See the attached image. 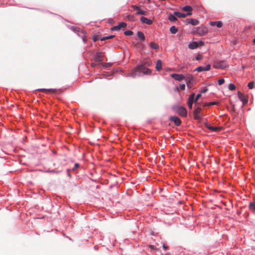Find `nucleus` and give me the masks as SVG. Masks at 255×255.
<instances>
[{"instance_id":"obj_5","label":"nucleus","mask_w":255,"mask_h":255,"mask_svg":"<svg viewBox=\"0 0 255 255\" xmlns=\"http://www.w3.org/2000/svg\"><path fill=\"white\" fill-rule=\"evenodd\" d=\"M103 54L104 53L101 52H96L94 58V61L95 62H102L103 61Z\"/></svg>"},{"instance_id":"obj_19","label":"nucleus","mask_w":255,"mask_h":255,"mask_svg":"<svg viewBox=\"0 0 255 255\" xmlns=\"http://www.w3.org/2000/svg\"><path fill=\"white\" fill-rule=\"evenodd\" d=\"M162 68V62L160 60H158L156 62L155 68L157 71H159Z\"/></svg>"},{"instance_id":"obj_42","label":"nucleus","mask_w":255,"mask_h":255,"mask_svg":"<svg viewBox=\"0 0 255 255\" xmlns=\"http://www.w3.org/2000/svg\"><path fill=\"white\" fill-rule=\"evenodd\" d=\"M97 62H95L94 61V62H92L91 64V66L92 67H96L97 64H96Z\"/></svg>"},{"instance_id":"obj_25","label":"nucleus","mask_w":255,"mask_h":255,"mask_svg":"<svg viewBox=\"0 0 255 255\" xmlns=\"http://www.w3.org/2000/svg\"><path fill=\"white\" fill-rule=\"evenodd\" d=\"M182 9L183 11H188V12H191V11L192 10V8L190 6L187 5L184 6Z\"/></svg>"},{"instance_id":"obj_39","label":"nucleus","mask_w":255,"mask_h":255,"mask_svg":"<svg viewBox=\"0 0 255 255\" xmlns=\"http://www.w3.org/2000/svg\"><path fill=\"white\" fill-rule=\"evenodd\" d=\"M180 88L182 90H184L185 88V85L184 84H180Z\"/></svg>"},{"instance_id":"obj_34","label":"nucleus","mask_w":255,"mask_h":255,"mask_svg":"<svg viewBox=\"0 0 255 255\" xmlns=\"http://www.w3.org/2000/svg\"><path fill=\"white\" fill-rule=\"evenodd\" d=\"M254 83L253 82H250L248 85L249 88L250 89H253L254 87Z\"/></svg>"},{"instance_id":"obj_12","label":"nucleus","mask_w":255,"mask_h":255,"mask_svg":"<svg viewBox=\"0 0 255 255\" xmlns=\"http://www.w3.org/2000/svg\"><path fill=\"white\" fill-rule=\"evenodd\" d=\"M195 97V94L194 93L191 94L188 98V101L187 103V105L189 109H191L192 107V104L194 103V98Z\"/></svg>"},{"instance_id":"obj_23","label":"nucleus","mask_w":255,"mask_h":255,"mask_svg":"<svg viewBox=\"0 0 255 255\" xmlns=\"http://www.w3.org/2000/svg\"><path fill=\"white\" fill-rule=\"evenodd\" d=\"M150 46L152 49H157L159 48V45L154 42H151L150 43Z\"/></svg>"},{"instance_id":"obj_3","label":"nucleus","mask_w":255,"mask_h":255,"mask_svg":"<svg viewBox=\"0 0 255 255\" xmlns=\"http://www.w3.org/2000/svg\"><path fill=\"white\" fill-rule=\"evenodd\" d=\"M184 80L186 82L187 87L191 88L193 85V77L191 75H188L185 76Z\"/></svg>"},{"instance_id":"obj_27","label":"nucleus","mask_w":255,"mask_h":255,"mask_svg":"<svg viewBox=\"0 0 255 255\" xmlns=\"http://www.w3.org/2000/svg\"><path fill=\"white\" fill-rule=\"evenodd\" d=\"M249 208L250 210L252 211H255V204L253 202L250 203Z\"/></svg>"},{"instance_id":"obj_41","label":"nucleus","mask_w":255,"mask_h":255,"mask_svg":"<svg viewBox=\"0 0 255 255\" xmlns=\"http://www.w3.org/2000/svg\"><path fill=\"white\" fill-rule=\"evenodd\" d=\"M151 61H148V62H146L144 63V66H149L150 65H151Z\"/></svg>"},{"instance_id":"obj_44","label":"nucleus","mask_w":255,"mask_h":255,"mask_svg":"<svg viewBox=\"0 0 255 255\" xmlns=\"http://www.w3.org/2000/svg\"><path fill=\"white\" fill-rule=\"evenodd\" d=\"M67 172L68 175L69 177H71V174H70V170H69V169H67Z\"/></svg>"},{"instance_id":"obj_52","label":"nucleus","mask_w":255,"mask_h":255,"mask_svg":"<svg viewBox=\"0 0 255 255\" xmlns=\"http://www.w3.org/2000/svg\"><path fill=\"white\" fill-rule=\"evenodd\" d=\"M147 0L148 1V2H149V1H150V0Z\"/></svg>"},{"instance_id":"obj_4","label":"nucleus","mask_w":255,"mask_h":255,"mask_svg":"<svg viewBox=\"0 0 255 255\" xmlns=\"http://www.w3.org/2000/svg\"><path fill=\"white\" fill-rule=\"evenodd\" d=\"M197 31L200 36H203L207 33L208 28L205 26L199 27L197 28Z\"/></svg>"},{"instance_id":"obj_20","label":"nucleus","mask_w":255,"mask_h":255,"mask_svg":"<svg viewBox=\"0 0 255 255\" xmlns=\"http://www.w3.org/2000/svg\"><path fill=\"white\" fill-rule=\"evenodd\" d=\"M39 91L43 92H50L52 93H55L56 91V89H40L38 90Z\"/></svg>"},{"instance_id":"obj_32","label":"nucleus","mask_w":255,"mask_h":255,"mask_svg":"<svg viewBox=\"0 0 255 255\" xmlns=\"http://www.w3.org/2000/svg\"><path fill=\"white\" fill-rule=\"evenodd\" d=\"M201 96V94H198L196 96V98H194V103H196L197 101H198V100L199 99V98H200V97Z\"/></svg>"},{"instance_id":"obj_36","label":"nucleus","mask_w":255,"mask_h":255,"mask_svg":"<svg viewBox=\"0 0 255 255\" xmlns=\"http://www.w3.org/2000/svg\"><path fill=\"white\" fill-rule=\"evenodd\" d=\"M218 82L219 85H221L224 83L225 80L223 79H220L218 80Z\"/></svg>"},{"instance_id":"obj_40","label":"nucleus","mask_w":255,"mask_h":255,"mask_svg":"<svg viewBox=\"0 0 255 255\" xmlns=\"http://www.w3.org/2000/svg\"><path fill=\"white\" fill-rule=\"evenodd\" d=\"M132 7L133 8L134 10H137V11L138 10V9L140 8L138 6L136 5H132Z\"/></svg>"},{"instance_id":"obj_11","label":"nucleus","mask_w":255,"mask_h":255,"mask_svg":"<svg viewBox=\"0 0 255 255\" xmlns=\"http://www.w3.org/2000/svg\"><path fill=\"white\" fill-rule=\"evenodd\" d=\"M127 26V23L125 22H121L118 25L113 27L111 30H119L121 28H124Z\"/></svg>"},{"instance_id":"obj_2","label":"nucleus","mask_w":255,"mask_h":255,"mask_svg":"<svg viewBox=\"0 0 255 255\" xmlns=\"http://www.w3.org/2000/svg\"><path fill=\"white\" fill-rule=\"evenodd\" d=\"M172 109L174 112L182 117H186L187 116V111L186 109L182 106L175 105L173 106Z\"/></svg>"},{"instance_id":"obj_51","label":"nucleus","mask_w":255,"mask_h":255,"mask_svg":"<svg viewBox=\"0 0 255 255\" xmlns=\"http://www.w3.org/2000/svg\"><path fill=\"white\" fill-rule=\"evenodd\" d=\"M151 248H153V246H150Z\"/></svg>"},{"instance_id":"obj_15","label":"nucleus","mask_w":255,"mask_h":255,"mask_svg":"<svg viewBox=\"0 0 255 255\" xmlns=\"http://www.w3.org/2000/svg\"><path fill=\"white\" fill-rule=\"evenodd\" d=\"M140 20L142 23L148 25H150L152 23V21L151 20L143 16L141 17Z\"/></svg>"},{"instance_id":"obj_29","label":"nucleus","mask_w":255,"mask_h":255,"mask_svg":"<svg viewBox=\"0 0 255 255\" xmlns=\"http://www.w3.org/2000/svg\"><path fill=\"white\" fill-rule=\"evenodd\" d=\"M114 35H110V36H105V37H103L101 38V40L102 41H104V40H107V39H111V38H113V37H114Z\"/></svg>"},{"instance_id":"obj_48","label":"nucleus","mask_w":255,"mask_h":255,"mask_svg":"<svg viewBox=\"0 0 255 255\" xmlns=\"http://www.w3.org/2000/svg\"><path fill=\"white\" fill-rule=\"evenodd\" d=\"M97 38H96V37L93 38V40H94V41H97Z\"/></svg>"},{"instance_id":"obj_16","label":"nucleus","mask_w":255,"mask_h":255,"mask_svg":"<svg viewBox=\"0 0 255 255\" xmlns=\"http://www.w3.org/2000/svg\"><path fill=\"white\" fill-rule=\"evenodd\" d=\"M210 25L212 26H217L218 27L220 28L223 26V23L220 21H211L210 22Z\"/></svg>"},{"instance_id":"obj_31","label":"nucleus","mask_w":255,"mask_h":255,"mask_svg":"<svg viewBox=\"0 0 255 255\" xmlns=\"http://www.w3.org/2000/svg\"><path fill=\"white\" fill-rule=\"evenodd\" d=\"M236 86L233 84H230L229 85V89L230 90L233 91L235 90Z\"/></svg>"},{"instance_id":"obj_33","label":"nucleus","mask_w":255,"mask_h":255,"mask_svg":"<svg viewBox=\"0 0 255 255\" xmlns=\"http://www.w3.org/2000/svg\"><path fill=\"white\" fill-rule=\"evenodd\" d=\"M133 34V32L130 30H127L125 32L126 35H131Z\"/></svg>"},{"instance_id":"obj_45","label":"nucleus","mask_w":255,"mask_h":255,"mask_svg":"<svg viewBox=\"0 0 255 255\" xmlns=\"http://www.w3.org/2000/svg\"><path fill=\"white\" fill-rule=\"evenodd\" d=\"M208 91V89L206 88V89H204L202 91V92L204 93L205 92H206L207 91Z\"/></svg>"},{"instance_id":"obj_18","label":"nucleus","mask_w":255,"mask_h":255,"mask_svg":"<svg viewBox=\"0 0 255 255\" xmlns=\"http://www.w3.org/2000/svg\"><path fill=\"white\" fill-rule=\"evenodd\" d=\"M198 46V44L197 42L194 41L189 44L188 48L191 49H194L196 48Z\"/></svg>"},{"instance_id":"obj_35","label":"nucleus","mask_w":255,"mask_h":255,"mask_svg":"<svg viewBox=\"0 0 255 255\" xmlns=\"http://www.w3.org/2000/svg\"><path fill=\"white\" fill-rule=\"evenodd\" d=\"M127 18H128V20L129 21H134V17L132 15H128L127 16Z\"/></svg>"},{"instance_id":"obj_37","label":"nucleus","mask_w":255,"mask_h":255,"mask_svg":"<svg viewBox=\"0 0 255 255\" xmlns=\"http://www.w3.org/2000/svg\"><path fill=\"white\" fill-rule=\"evenodd\" d=\"M202 58H203V56H202V55H201V54H198V55L196 56V59L197 60H200L201 59H202Z\"/></svg>"},{"instance_id":"obj_28","label":"nucleus","mask_w":255,"mask_h":255,"mask_svg":"<svg viewBox=\"0 0 255 255\" xmlns=\"http://www.w3.org/2000/svg\"><path fill=\"white\" fill-rule=\"evenodd\" d=\"M147 13V12L146 11L141 10L140 8L136 12L137 14H141V15H146Z\"/></svg>"},{"instance_id":"obj_26","label":"nucleus","mask_w":255,"mask_h":255,"mask_svg":"<svg viewBox=\"0 0 255 255\" xmlns=\"http://www.w3.org/2000/svg\"><path fill=\"white\" fill-rule=\"evenodd\" d=\"M170 31L172 34H175L178 31V29L175 26H172L170 28Z\"/></svg>"},{"instance_id":"obj_22","label":"nucleus","mask_w":255,"mask_h":255,"mask_svg":"<svg viewBox=\"0 0 255 255\" xmlns=\"http://www.w3.org/2000/svg\"><path fill=\"white\" fill-rule=\"evenodd\" d=\"M206 127H207L208 129H210V130H213V131H218V130H219L220 129V128H218V127H212V126H211L208 125H207L206 126Z\"/></svg>"},{"instance_id":"obj_13","label":"nucleus","mask_w":255,"mask_h":255,"mask_svg":"<svg viewBox=\"0 0 255 255\" xmlns=\"http://www.w3.org/2000/svg\"><path fill=\"white\" fill-rule=\"evenodd\" d=\"M201 109L199 107L197 108L194 111V118L196 120H200L201 117L199 115Z\"/></svg>"},{"instance_id":"obj_17","label":"nucleus","mask_w":255,"mask_h":255,"mask_svg":"<svg viewBox=\"0 0 255 255\" xmlns=\"http://www.w3.org/2000/svg\"><path fill=\"white\" fill-rule=\"evenodd\" d=\"M187 20H188L187 23H190V24H192V25H196L198 24V23H199V21L196 19L191 18V19H189Z\"/></svg>"},{"instance_id":"obj_46","label":"nucleus","mask_w":255,"mask_h":255,"mask_svg":"<svg viewBox=\"0 0 255 255\" xmlns=\"http://www.w3.org/2000/svg\"><path fill=\"white\" fill-rule=\"evenodd\" d=\"M216 104V102H211L209 104V106L215 105Z\"/></svg>"},{"instance_id":"obj_30","label":"nucleus","mask_w":255,"mask_h":255,"mask_svg":"<svg viewBox=\"0 0 255 255\" xmlns=\"http://www.w3.org/2000/svg\"><path fill=\"white\" fill-rule=\"evenodd\" d=\"M71 29L73 31H74V32H78V33L81 31L79 27H75V26L72 27Z\"/></svg>"},{"instance_id":"obj_24","label":"nucleus","mask_w":255,"mask_h":255,"mask_svg":"<svg viewBox=\"0 0 255 255\" xmlns=\"http://www.w3.org/2000/svg\"><path fill=\"white\" fill-rule=\"evenodd\" d=\"M176 16L174 14H169L168 16V19L170 21H175L177 20V18L176 17Z\"/></svg>"},{"instance_id":"obj_14","label":"nucleus","mask_w":255,"mask_h":255,"mask_svg":"<svg viewBox=\"0 0 255 255\" xmlns=\"http://www.w3.org/2000/svg\"><path fill=\"white\" fill-rule=\"evenodd\" d=\"M174 15H175L179 18H181V17H185L188 15H191L192 14V13L191 12H187V13L185 14V13H181L180 12L175 11L174 12Z\"/></svg>"},{"instance_id":"obj_47","label":"nucleus","mask_w":255,"mask_h":255,"mask_svg":"<svg viewBox=\"0 0 255 255\" xmlns=\"http://www.w3.org/2000/svg\"><path fill=\"white\" fill-rule=\"evenodd\" d=\"M47 172H48V171ZM49 172L55 173V171L54 170H52L49 171Z\"/></svg>"},{"instance_id":"obj_6","label":"nucleus","mask_w":255,"mask_h":255,"mask_svg":"<svg viewBox=\"0 0 255 255\" xmlns=\"http://www.w3.org/2000/svg\"><path fill=\"white\" fill-rule=\"evenodd\" d=\"M214 67L216 68L224 69L226 67V64L225 61H217L214 64Z\"/></svg>"},{"instance_id":"obj_38","label":"nucleus","mask_w":255,"mask_h":255,"mask_svg":"<svg viewBox=\"0 0 255 255\" xmlns=\"http://www.w3.org/2000/svg\"><path fill=\"white\" fill-rule=\"evenodd\" d=\"M79 167V164L78 163H75L74 167L72 169L73 171H74Z\"/></svg>"},{"instance_id":"obj_21","label":"nucleus","mask_w":255,"mask_h":255,"mask_svg":"<svg viewBox=\"0 0 255 255\" xmlns=\"http://www.w3.org/2000/svg\"><path fill=\"white\" fill-rule=\"evenodd\" d=\"M137 36L142 41L145 40V36L143 32L141 31H138L137 33Z\"/></svg>"},{"instance_id":"obj_50","label":"nucleus","mask_w":255,"mask_h":255,"mask_svg":"<svg viewBox=\"0 0 255 255\" xmlns=\"http://www.w3.org/2000/svg\"><path fill=\"white\" fill-rule=\"evenodd\" d=\"M253 42H254V44H255V38L253 40Z\"/></svg>"},{"instance_id":"obj_10","label":"nucleus","mask_w":255,"mask_h":255,"mask_svg":"<svg viewBox=\"0 0 255 255\" xmlns=\"http://www.w3.org/2000/svg\"><path fill=\"white\" fill-rule=\"evenodd\" d=\"M238 95L239 99L243 102L244 105L248 103V100L247 98L242 93L238 92Z\"/></svg>"},{"instance_id":"obj_43","label":"nucleus","mask_w":255,"mask_h":255,"mask_svg":"<svg viewBox=\"0 0 255 255\" xmlns=\"http://www.w3.org/2000/svg\"><path fill=\"white\" fill-rule=\"evenodd\" d=\"M198 45L200 46H203L204 45V43L203 41H199V43H198Z\"/></svg>"},{"instance_id":"obj_9","label":"nucleus","mask_w":255,"mask_h":255,"mask_svg":"<svg viewBox=\"0 0 255 255\" xmlns=\"http://www.w3.org/2000/svg\"><path fill=\"white\" fill-rule=\"evenodd\" d=\"M171 77L174 78L175 80L181 81L183 80H184L185 76L181 74H172L171 75Z\"/></svg>"},{"instance_id":"obj_1","label":"nucleus","mask_w":255,"mask_h":255,"mask_svg":"<svg viewBox=\"0 0 255 255\" xmlns=\"http://www.w3.org/2000/svg\"><path fill=\"white\" fill-rule=\"evenodd\" d=\"M142 72L144 74L150 75L151 70L145 67L143 65H140L132 70L130 73V76L133 78L135 77L137 75H139L140 73Z\"/></svg>"},{"instance_id":"obj_8","label":"nucleus","mask_w":255,"mask_h":255,"mask_svg":"<svg viewBox=\"0 0 255 255\" xmlns=\"http://www.w3.org/2000/svg\"><path fill=\"white\" fill-rule=\"evenodd\" d=\"M169 120H170V121L174 122V124L177 126H180L181 124V120L177 117H175V116L170 117L169 118Z\"/></svg>"},{"instance_id":"obj_49","label":"nucleus","mask_w":255,"mask_h":255,"mask_svg":"<svg viewBox=\"0 0 255 255\" xmlns=\"http://www.w3.org/2000/svg\"><path fill=\"white\" fill-rule=\"evenodd\" d=\"M163 247L164 249H166L167 247H166L164 245L163 246Z\"/></svg>"},{"instance_id":"obj_7","label":"nucleus","mask_w":255,"mask_h":255,"mask_svg":"<svg viewBox=\"0 0 255 255\" xmlns=\"http://www.w3.org/2000/svg\"><path fill=\"white\" fill-rule=\"evenodd\" d=\"M211 66L210 64L207 65L206 66H199L195 69V71H198L199 72H201L202 71H209L210 69Z\"/></svg>"}]
</instances>
